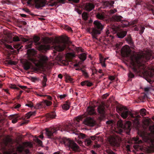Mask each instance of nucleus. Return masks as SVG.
Here are the masks:
<instances>
[{"label":"nucleus","mask_w":154,"mask_h":154,"mask_svg":"<svg viewBox=\"0 0 154 154\" xmlns=\"http://www.w3.org/2000/svg\"><path fill=\"white\" fill-rule=\"evenodd\" d=\"M102 3L104 8H110L113 7L114 2L113 1H103Z\"/></svg>","instance_id":"nucleus-18"},{"label":"nucleus","mask_w":154,"mask_h":154,"mask_svg":"<svg viewBox=\"0 0 154 154\" xmlns=\"http://www.w3.org/2000/svg\"><path fill=\"white\" fill-rule=\"evenodd\" d=\"M26 106H27L30 107H33V103L31 101H30L28 103L26 104Z\"/></svg>","instance_id":"nucleus-51"},{"label":"nucleus","mask_w":154,"mask_h":154,"mask_svg":"<svg viewBox=\"0 0 154 154\" xmlns=\"http://www.w3.org/2000/svg\"><path fill=\"white\" fill-rule=\"evenodd\" d=\"M75 128L71 123H69L68 125H66L63 126V127L61 128V131H66L68 132L70 131H75Z\"/></svg>","instance_id":"nucleus-13"},{"label":"nucleus","mask_w":154,"mask_h":154,"mask_svg":"<svg viewBox=\"0 0 154 154\" xmlns=\"http://www.w3.org/2000/svg\"><path fill=\"white\" fill-rule=\"evenodd\" d=\"M76 51L78 52H82V48L81 47H78L76 48Z\"/></svg>","instance_id":"nucleus-55"},{"label":"nucleus","mask_w":154,"mask_h":154,"mask_svg":"<svg viewBox=\"0 0 154 154\" xmlns=\"http://www.w3.org/2000/svg\"><path fill=\"white\" fill-rule=\"evenodd\" d=\"M82 72L83 73V75L85 78H87L89 77L88 74V73L86 72L85 70H82Z\"/></svg>","instance_id":"nucleus-42"},{"label":"nucleus","mask_w":154,"mask_h":154,"mask_svg":"<svg viewBox=\"0 0 154 154\" xmlns=\"http://www.w3.org/2000/svg\"><path fill=\"white\" fill-rule=\"evenodd\" d=\"M87 112L89 115H94L96 114L94 108L92 107H88L87 109Z\"/></svg>","instance_id":"nucleus-25"},{"label":"nucleus","mask_w":154,"mask_h":154,"mask_svg":"<svg viewBox=\"0 0 154 154\" xmlns=\"http://www.w3.org/2000/svg\"><path fill=\"white\" fill-rule=\"evenodd\" d=\"M23 92V91H21V90L20 91H19V94L18 96V98H20L21 94H22V93Z\"/></svg>","instance_id":"nucleus-64"},{"label":"nucleus","mask_w":154,"mask_h":154,"mask_svg":"<svg viewBox=\"0 0 154 154\" xmlns=\"http://www.w3.org/2000/svg\"><path fill=\"white\" fill-rule=\"evenodd\" d=\"M8 63L11 65H14L15 62L13 61L10 60L9 61Z\"/></svg>","instance_id":"nucleus-62"},{"label":"nucleus","mask_w":154,"mask_h":154,"mask_svg":"<svg viewBox=\"0 0 154 154\" xmlns=\"http://www.w3.org/2000/svg\"><path fill=\"white\" fill-rule=\"evenodd\" d=\"M79 57L81 60L83 61L86 58V54L85 53H82L79 55Z\"/></svg>","instance_id":"nucleus-32"},{"label":"nucleus","mask_w":154,"mask_h":154,"mask_svg":"<svg viewBox=\"0 0 154 154\" xmlns=\"http://www.w3.org/2000/svg\"><path fill=\"white\" fill-rule=\"evenodd\" d=\"M82 119V117L80 116H78L76 118H75V121H76V124H77V123H79L80 120Z\"/></svg>","instance_id":"nucleus-49"},{"label":"nucleus","mask_w":154,"mask_h":154,"mask_svg":"<svg viewBox=\"0 0 154 154\" xmlns=\"http://www.w3.org/2000/svg\"><path fill=\"white\" fill-rule=\"evenodd\" d=\"M13 40L14 41L17 42L19 41H22V42H29V43L26 45V48H31L33 42L31 40V39L29 38H26L23 36L20 37L19 38L17 36H14L13 38Z\"/></svg>","instance_id":"nucleus-9"},{"label":"nucleus","mask_w":154,"mask_h":154,"mask_svg":"<svg viewBox=\"0 0 154 154\" xmlns=\"http://www.w3.org/2000/svg\"><path fill=\"white\" fill-rule=\"evenodd\" d=\"M20 44H17L14 45V47L16 49H18V50L20 49L22 46H20Z\"/></svg>","instance_id":"nucleus-45"},{"label":"nucleus","mask_w":154,"mask_h":154,"mask_svg":"<svg viewBox=\"0 0 154 154\" xmlns=\"http://www.w3.org/2000/svg\"><path fill=\"white\" fill-rule=\"evenodd\" d=\"M21 106V105L20 104H17L14 107V108L15 109H17L20 108Z\"/></svg>","instance_id":"nucleus-63"},{"label":"nucleus","mask_w":154,"mask_h":154,"mask_svg":"<svg viewBox=\"0 0 154 154\" xmlns=\"http://www.w3.org/2000/svg\"><path fill=\"white\" fill-rule=\"evenodd\" d=\"M42 107V104L41 103H39L37 104L35 108L36 109H39Z\"/></svg>","instance_id":"nucleus-47"},{"label":"nucleus","mask_w":154,"mask_h":154,"mask_svg":"<svg viewBox=\"0 0 154 154\" xmlns=\"http://www.w3.org/2000/svg\"><path fill=\"white\" fill-rule=\"evenodd\" d=\"M35 7L37 9L45 6L46 4V0H35Z\"/></svg>","instance_id":"nucleus-16"},{"label":"nucleus","mask_w":154,"mask_h":154,"mask_svg":"<svg viewBox=\"0 0 154 154\" xmlns=\"http://www.w3.org/2000/svg\"><path fill=\"white\" fill-rule=\"evenodd\" d=\"M40 60L43 63H45L48 60L47 57L45 56H42L40 57Z\"/></svg>","instance_id":"nucleus-33"},{"label":"nucleus","mask_w":154,"mask_h":154,"mask_svg":"<svg viewBox=\"0 0 154 154\" xmlns=\"http://www.w3.org/2000/svg\"><path fill=\"white\" fill-rule=\"evenodd\" d=\"M65 29L69 31H72V29L70 27H69L67 25H66L65 26Z\"/></svg>","instance_id":"nucleus-52"},{"label":"nucleus","mask_w":154,"mask_h":154,"mask_svg":"<svg viewBox=\"0 0 154 154\" xmlns=\"http://www.w3.org/2000/svg\"><path fill=\"white\" fill-rule=\"evenodd\" d=\"M0 41L1 42H2V43L5 44V47L7 48V49L11 50H13L14 49V48H13L11 45H8L6 43H5L4 42V40L3 39H1L0 40Z\"/></svg>","instance_id":"nucleus-31"},{"label":"nucleus","mask_w":154,"mask_h":154,"mask_svg":"<svg viewBox=\"0 0 154 154\" xmlns=\"http://www.w3.org/2000/svg\"><path fill=\"white\" fill-rule=\"evenodd\" d=\"M105 13L103 12H97L96 14L97 18L100 20H104L105 18Z\"/></svg>","instance_id":"nucleus-23"},{"label":"nucleus","mask_w":154,"mask_h":154,"mask_svg":"<svg viewBox=\"0 0 154 154\" xmlns=\"http://www.w3.org/2000/svg\"><path fill=\"white\" fill-rule=\"evenodd\" d=\"M146 110L145 109H142L140 110V114L142 116H144L146 115Z\"/></svg>","instance_id":"nucleus-36"},{"label":"nucleus","mask_w":154,"mask_h":154,"mask_svg":"<svg viewBox=\"0 0 154 154\" xmlns=\"http://www.w3.org/2000/svg\"><path fill=\"white\" fill-rule=\"evenodd\" d=\"M40 38L38 36H35L33 38V41L37 49L42 52L46 51L50 48V46L48 45H42L39 42Z\"/></svg>","instance_id":"nucleus-6"},{"label":"nucleus","mask_w":154,"mask_h":154,"mask_svg":"<svg viewBox=\"0 0 154 154\" xmlns=\"http://www.w3.org/2000/svg\"><path fill=\"white\" fill-rule=\"evenodd\" d=\"M147 97V95L146 94H143L142 95L139 97L140 100H142V101L143 102V100L146 99Z\"/></svg>","instance_id":"nucleus-35"},{"label":"nucleus","mask_w":154,"mask_h":154,"mask_svg":"<svg viewBox=\"0 0 154 154\" xmlns=\"http://www.w3.org/2000/svg\"><path fill=\"white\" fill-rule=\"evenodd\" d=\"M98 134H96L95 135L92 136L90 137V138H86V135L83 134H81L79 135L80 137L82 139H84L83 143L86 145L89 146L91 145L92 141L93 140H99L100 139L99 137L97 136Z\"/></svg>","instance_id":"nucleus-7"},{"label":"nucleus","mask_w":154,"mask_h":154,"mask_svg":"<svg viewBox=\"0 0 154 154\" xmlns=\"http://www.w3.org/2000/svg\"><path fill=\"white\" fill-rule=\"evenodd\" d=\"M81 84L82 86L86 85L88 87H90L93 85V83L88 80L82 82L81 83Z\"/></svg>","instance_id":"nucleus-26"},{"label":"nucleus","mask_w":154,"mask_h":154,"mask_svg":"<svg viewBox=\"0 0 154 154\" xmlns=\"http://www.w3.org/2000/svg\"><path fill=\"white\" fill-rule=\"evenodd\" d=\"M134 76V74L132 73L131 72H130L128 74V77L131 78H133Z\"/></svg>","instance_id":"nucleus-53"},{"label":"nucleus","mask_w":154,"mask_h":154,"mask_svg":"<svg viewBox=\"0 0 154 154\" xmlns=\"http://www.w3.org/2000/svg\"><path fill=\"white\" fill-rule=\"evenodd\" d=\"M66 96V94H63V95H61L59 96L60 98L61 99Z\"/></svg>","instance_id":"nucleus-58"},{"label":"nucleus","mask_w":154,"mask_h":154,"mask_svg":"<svg viewBox=\"0 0 154 154\" xmlns=\"http://www.w3.org/2000/svg\"><path fill=\"white\" fill-rule=\"evenodd\" d=\"M36 142L38 143L39 146H41L42 145V141L39 139L37 138L36 140Z\"/></svg>","instance_id":"nucleus-50"},{"label":"nucleus","mask_w":154,"mask_h":154,"mask_svg":"<svg viewBox=\"0 0 154 154\" xmlns=\"http://www.w3.org/2000/svg\"><path fill=\"white\" fill-rule=\"evenodd\" d=\"M110 32H113V33H116L118 38H122L125 37L126 35L127 32L120 29L119 27L113 25H111L109 28L106 32L105 37L108 36Z\"/></svg>","instance_id":"nucleus-3"},{"label":"nucleus","mask_w":154,"mask_h":154,"mask_svg":"<svg viewBox=\"0 0 154 154\" xmlns=\"http://www.w3.org/2000/svg\"><path fill=\"white\" fill-rule=\"evenodd\" d=\"M2 4H7L8 5L11 4V2L9 0H2Z\"/></svg>","instance_id":"nucleus-39"},{"label":"nucleus","mask_w":154,"mask_h":154,"mask_svg":"<svg viewBox=\"0 0 154 154\" xmlns=\"http://www.w3.org/2000/svg\"><path fill=\"white\" fill-rule=\"evenodd\" d=\"M110 145L115 147H118L120 146L119 140L113 137H110L109 139Z\"/></svg>","instance_id":"nucleus-12"},{"label":"nucleus","mask_w":154,"mask_h":154,"mask_svg":"<svg viewBox=\"0 0 154 154\" xmlns=\"http://www.w3.org/2000/svg\"><path fill=\"white\" fill-rule=\"evenodd\" d=\"M9 87L13 89H16L17 90H20V88L16 86V85L14 84H11L9 86Z\"/></svg>","instance_id":"nucleus-37"},{"label":"nucleus","mask_w":154,"mask_h":154,"mask_svg":"<svg viewBox=\"0 0 154 154\" xmlns=\"http://www.w3.org/2000/svg\"><path fill=\"white\" fill-rule=\"evenodd\" d=\"M95 7L94 5L92 3H86L85 6V9L88 11H90Z\"/></svg>","instance_id":"nucleus-22"},{"label":"nucleus","mask_w":154,"mask_h":154,"mask_svg":"<svg viewBox=\"0 0 154 154\" xmlns=\"http://www.w3.org/2000/svg\"><path fill=\"white\" fill-rule=\"evenodd\" d=\"M133 139L136 143H138L139 141L138 137H134L133 138Z\"/></svg>","instance_id":"nucleus-56"},{"label":"nucleus","mask_w":154,"mask_h":154,"mask_svg":"<svg viewBox=\"0 0 154 154\" xmlns=\"http://www.w3.org/2000/svg\"><path fill=\"white\" fill-rule=\"evenodd\" d=\"M45 97H47V99L48 100H52V97L49 96L47 95H45Z\"/></svg>","instance_id":"nucleus-60"},{"label":"nucleus","mask_w":154,"mask_h":154,"mask_svg":"<svg viewBox=\"0 0 154 154\" xmlns=\"http://www.w3.org/2000/svg\"><path fill=\"white\" fill-rule=\"evenodd\" d=\"M19 87L21 89L23 90H25L27 88V87L24 86L20 85Z\"/></svg>","instance_id":"nucleus-59"},{"label":"nucleus","mask_w":154,"mask_h":154,"mask_svg":"<svg viewBox=\"0 0 154 154\" xmlns=\"http://www.w3.org/2000/svg\"><path fill=\"white\" fill-rule=\"evenodd\" d=\"M109 79L110 80L112 81L115 79V77L112 76H110L109 77Z\"/></svg>","instance_id":"nucleus-61"},{"label":"nucleus","mask_w":154,"mask_h":154,"mask_svg":"<svg viewBox=\"0 0 154 154\" xmlns=\"http://www.w3.org/2000/svg\"><path fill=\"white\" fill-rule=\"evenodd\" d=\"M113 124V122L112 120H109L106 122V124L107 126H112Z\"/></svg>","instance_id":"nucleus-41"},{"label":"nucleus","mask_w":154,"mask_h":154,"mask_svg":"<svg viewBox=\"0 0 154 154\" xmlns=\"http://www.w3.org/2000/svg\"><path fill=\"white\" fill-rule=\"evenodd\" d=\"M43 101L45 104L47 106H49L52 104V103L51 101L45 100H44Z\"/></svg>","instance_id":"nucleus-34"},{"label":"nucleus","mask_w":154,"mask_h":154,"mask_svg":"<svg viewBox=\"0 0 154 154\" xmlns=\"http://www.w3.org/2000/svg\"><path fill=\"white\" fill-rule=\"evenodd\" d=\"M93 24L94 27L92 29V35L93 38L97 39V35L101 33L103 26L99 21L97 20L94 21Z\"/></svg>","instance_id":"nucleus-5"},{"label":"nucleus","mask_w":154,"mask_h":154,"mask_svg":"<svg viewBox=\"0 0 154 154\" xmlns=\"http://www.w3.org/2000/svg\"><path fill=\"white\" fill-rule=\"evenodd\" d=\"M56 116V115L54 114L51 113L48 114V117L49 118L53 119L55 118Z\"/></svg>","instance_id":"nucleus-43"},{"label":"nucleus","mask_w":154,"mask_h":154,"mask_svg":"<svg viewBox=\"0 0 154 154\" xmlns=\"http://www.w3.org/2000/svg\"><path fill=\"white\" fill-rule=\"evenodd\" d=\"M116 110L117 112L120 114L122 117L124 119L126 118L129 115L128 119L132 121L134 125L137 127L139 125L138 119L140 118L139 115L134 116L126 107L122 106H117Z\"/></svg>","instance_id":"nucleus-2"},{"label":"nucleus","mask_w":154,"mask_h":154,"mask_svg":"<svg viewBox=\"0 0 154 154\" xmlns=\"http://www.w3.org/2000/svg\"><path fill=\"white\" fill-rule=\"evenodd\" d=\"M31 63L28 61L26 62L23 64V67L25 70H27L29 69L31 66Z\"/></svg>","instance_id":"nucleus-28"},{"label":"nucleus","mask_w":154,"mask_h":154,"mask_svg":"<svg viewBox=\"0 0 154 154\" xmlns=\"http://www.w3.org/2000/svg\"><path fill=\"white\" fill-rule=\"evenodd\" d=\"M118 125L120 128L129 131L131 130V123L129 121H125L124 122H118Z\"/></svg>","instance_id":"nucleus-11"},{"label":"nucleus","mask_w":154,"mask_h":154,"mask_svg":"<svg viewBox=\"0 0 154 154\" xmlns=\"http://www.w3.org/2000/svg\"><path fill=\"white\" fill-rule=\"evenodd\" d=\"M61 143H63L66 146L68 147L70 150L76 152L79 151V146L73 141L69 138H64L61 140Z\"/></svg>","instance_id":"nucleus-4"},{"label":"nucleus","mask_w":154,"mask_h":154,"mask_svg":"<svg viewBox=\"0 0 154 154\" xmlns=\"http://www.w3.org/2000/svg\"><path fill=\"white\" fill-rule=\"evenodd\" d=\"M140 29L139 33L140 34H142L144 32V31L145 29V28L142 26H140L139 27Z\"/></svg>","instance_id":"nucleus-40"},{"label":"nucleus","mask_w":154,"mask_h":154,"mask_svg":"<svg viewBox=\"0 0 154 154\" xmlns=\"http://www.w3.org/2000/svg\"><path fill=\"white\" fill-rule=\"evenodd\" d=\"M126 41L128 42V44L130 45L131 48H132L134 49L135 46L130 35H128L126 38Z\"/></svg>","instance_id":"nucleus-21"},{"label":"nucleus","mask_w":154,"mask_h":154,"mask_svg":"<svg viewBox=\"0 0 154 154\" xmlns=\"http://www.w3.org/2000/svg\"><path fill=\"white\" fill-rule=\"evenodd\" d=\"M43 78L42 82L46 83L47 81V78L46 75H45L42 76Z\"/></svg>","instance_id":"nucleus-48"},{"label":"nucleus","mask_w":154,"mask_h":154,"mask_svg":"<svg viewBox=\"0 0 154 154\" xmlns=\"http://www.w3.org/2000/svg\"><path fill=\"white\" fill-rule=\"evenodd\" d=\"M105 108L102 105L99 106L97 107L98 112L99 113L102 115H104L105 113Z\"/></svg>","instance_id":"nucleus-24"},{"label":"nucleus","mask_w":154,"mask_h":154,"mask_svg":"<svg viewBox=\"0 0 154 154\" xmlns=\"http://www.w3.org/2000/svg\"><path fill=\"white\" fill-rule=\"evenodd\" d=\"M100 63H101V65L103 67H106V64L105 63V61H100Z\"/></svg>","instance_id":"nucleus-57"},{"label":"nucleus","mask_w":154,"mask_h":154,"mask_svg":"<svg viewBox=\"0 0 154 154\" xmlns=\"http://www.w3.org/2000/svg\"><path fill=\"white\" fill-rule=\"evenodd\" d=\"M151 54L149 53L142 52L136 55H131L130 59L131 63V67L133 71L136 73L143 74L146 72L145 63L149 60Z\"/></svg>","instance_id":"nucleus-1"},{"label":"nucleus","mask_w":154,"mask_h":154,"mask_svg":"<svg viewBox=\"0 0 154 154\" xmlns=\"http://www.w3.org/2000/svg\"><path fill=\"white\" fill-rule=\"evenodd\" d=\"M82 17L85 20H86L88 19V14L86 13H83L82 14Z\"/></svg>","instance_id":"nucleus-44"},{"label":"nucleus","mask_w":154,"mask_h":154,"mask_svg":"<svg viewBox=\"0 0 154 154\" xmlns=\"http://www.w3.org/2000/svg\"><path fill=\"white\" fill-rule=\"evenodd\" d=\"M122 18H123V17L121 16L114 15L112 17L111 20L112 21L115 22H121L122 23V26L126 22L125 20H122Z\"/></svg>","instance_id":"nucleus-17"},{"label":"nucleus","mask_w":154,"mask_h":154,"mask_svg":"<svg viewBox=\"0 0 154 154\" xmlns=\"http://www.w3.org/2000/svg\"><path fill=\"white\" fill-rule=\"evenodd\" d=\"M69 42L70 41L68 38L63 39L61 42H59L55 45L54 49L57 51H62L65 48L66 45L68 44Z\"/></svg>","instance_id":"nucleus-8"},{"label":"nucleus","mask_w":154,"mask_h":154,"mask_svg":"<svg viewBox=\"0 0 154 154\" xmlns=\"http://www.w3.org/2000/svg\"><path fill=\"white\" fill-rule=\"evenodd\" d=\"M117 12V10L116 9H111L109 10V14H112Z\"/></svg>","instance_id":"nucleus-46"},{"label":"nucleus","mask_w":154,"mask_h":154,"mask_svg":"<svg viewBox=\"0 0 154 154\" xmlns=\"http://www.w3.org/2000/svg\"><path fill=\"white\" fill-rule=\"evenodd\" d=\"M36 113L35 111L29 112L26 114V117L27 119H29L32 116H35Z\"/></svg>","instance_id":"nucleus-29"},{"label":"nucleus","mask_w":154,"mask_h":154,"mask_svg":"<svg viewBox=\"0 0 154 154\" xmlns=\"http://www.w3.org/2000/svg\"><path fill=\"white\" fill-rule=\"evenodd\" d=\"M27 54H28L29 59L32 62L35 61V60L33 57L36 54L35 50L33 49H29L27 51Z\"/></svg>","instance_id":"nucleus-14"},{"label":"nucleus","mask_w":154,"mask_h":154,"mask_svg":"<svg viewBox=\"0 0 154 154\" xmlns=\"http://www.w3.org/2000/svg\"><path fill=\"white\" fill-rule=\"evenodd\" d=\"M67 81L72 82L73 81V79L70 77H67L66 78Z\"/></svg>","instance_id":"nucleus-54"},{"label":"nucleus","mask_w":154,"mask_h":154,"mask_svg":"<svg viewBox=\"0 0 154 154\" xmlns=\"http://www.w3.org/2000/svg\"><path fill=\"white\" fill-rule=\"evenodd\" d=\"M18 151L20 153H23L24 154H29L30 153L28 149H25L23 146L18 147L17 148Z\"/></svg>","instance_id":"nucleus-20"},{"label":"nucleus","mask_w":154,"mask_h":154,"mask_svg":"<svg viewBox=\"0 0 154 154\" xmlns=\"http://www.w3.org/2000/svg\"><path fill=\"white\" fill-rule=\"evenodd\" d=\"M60 128L58 127H57L50 128H49L46 129V134L48 138L51 139L54 138V134L57 133V131L59 130Z\"/></svg>","instance_id":"nucleus-10"},{"label":"nucleus","mask_w":154,"mask_h":154,"mask_svg":"<svg viewBox=\"0 0 154 154\" xmlns=\"http://www.w3.org/2000/svg\"><path fill=\"white\" fill-rule=\"evenodd\" d=\"M84 124L87 125L92 126L95 124V121L93 118L88 117L86 118L84 120Z\"/></svg>","instance_id":"nucleus-15"},{"label":"nucleus","mask_w":154,"mask_h":154,"mask_svg":"<svg viewBox=\"0 0 154 154\" xmlns=\"http://www.w3.org/2000/svg\"><path fill=\"white\" fill-rule=\"evenodd\" d=\"M106 152L108 154H117L116 153L113 151L112 150L109 149H107L106 150ZM104 154H106L105 153Z\"/></svg>","instance_id":"nucleus-38"},{"label":"nucleus","mask_w":154,"mask_h":154,"mask_svg":"<svg viewBox=\"0 0 154 154\" xmlns=\"http://www.w3.org/2000/svg\"><path fill=\"white\" fill-rule=\"evenodd\" d=\"M137 22L138 20H134L130 22V23H128L127 21H126V22H125V24H124L122 26L123 27H126L129 26H135V24H137Z\"/></svg>","instance_id":"nucleus-19"},{"label":"nucleus","mask_w":154,"mask_h":154,"mask_svg":"<svg viewBox=\"0 0 154 154\" xmlns=\"http://www.w3.org/2000/svg\"><path fill=\"white\" fill-rule=\"evenodd\" d=\"M70 103L69 101H67L62 105V109L65 110H67L69 108Z\"/></svg>","instance_id":"nucleus-27"},{"label":"nucleus","mask_w":154,"mask_h":154,"mask_svg":"<svg viewBox=\"0 0 154 154\" xmlns=\"http://www.w3.org/2000/svg\"><path fill=\"white\" fill-rule=\"evenodd\" d=\"M147 8L149 11L152 12V14L154 15V6L149 4L147 5Z\"/></svg>","instance_id":"nucleus-30"}]
</instances>
